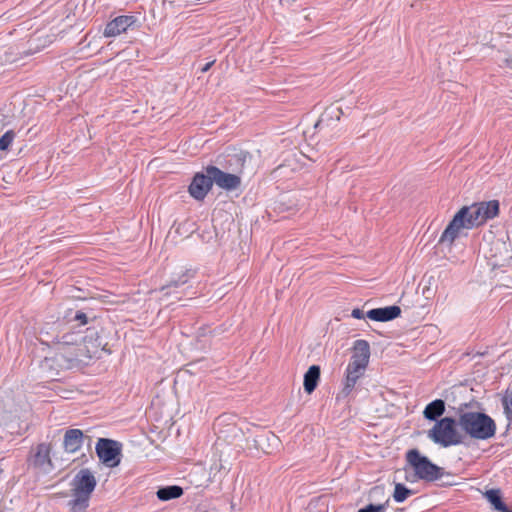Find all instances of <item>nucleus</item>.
Returning a JSON list of instances; mask_svg holds the SVG:
<instances>
[{
    "instance_id": "1",
    "label": "nucleus",
    "mask_w": 512,
    "mask_h": 512,
    "mask_svg": "<svg viewBox=\"0 0 512 512\" xmlns=\"http://www.w3.org/2000/svg\"><path fill=\"white\" fill-rule=\"evenodd\" d=\"M498 200L482 201L463 206L449 222L440 236L439 243L452 245L459 237L461 229H473L484 225L499 215Z\"/></svg>"
},
{
    "instance_id": "2",
    "label": "nucleus",
    "mask_w": 512,
    "mask_h": 512,
    "mask_svg": "<svg viewBox=\"0 0 512 512\" xmlns=\"http://www.w3.org/2000/svg\"><path fill=\"white\" fill-rule=\"evenodd\" d=\"M458 425L472 439L488 440L495 436L497 426L493 418L483 412L469 411L461 413Z\"/></svg>"
},
{
    "instance_id": "3",
    "label": "nucleus",
    "mask_w": 512,
    "mask_h": 512,
    "mask_svg": "<svg viewBox=\"0 0 512 512\" xmlns=\"http://www.w3.org/2000/svg\"><path fill=\"white\" fill-rule=\"evenodd\" d=\"M231 160H234L238 165V170H235V173L224 172L214 165L205 167V172L211 175L213 184L226 191H234L240 188L242 179L239 174L242 173L244 168L246 154L244 152L233 154Z\"/></svg>"
},
{
    "instance_id": "4",
    "label": "nucleus",
    "mask_w": 512,
    "mask_h": 512,
    "mask_svg": "<svg viewBox=\"0 0 512 512\" xmlns=\"http://www.w3.org/2000/svg\"><path fill=\"white\" fill-rule=\"evenodd\" d=\"M458 420L444 417L428 431V438L442 447L457 446L463 443L464 436L457 430Z\"/></svg>"
},
{
    "instance_id": "5",
    "label": "nucleus",
    "mask_w": 512,
    "mask_h": 512,
    "mask_svg": "<svg viewBox=\"0 0 512 512\" xmlns=\"http://www.w3.org/2000/svg\"><path fill=\"white\" fill-rule=\"evenodd\" d=\"M406 461L413 468L416 477L426 482L439 480L445 474L443 468L437 466L418 449H410L406 453Z\"/></svg>"
},
{
    "instance_id": "6",
    "label": "nucleus",
    "mask_w": 512,
    "mask_h": 512,
    "mask_svg": "<svg viewBox=\"0 0 512 512\" xmlns=\"http://www.w3.org/2000/svg\"><path fill=\"white\" fill-rule=\"evenodd\" d=\"M95 450L98 458L105 465L116 467L120 464L122 450L120 442L108 438H99Z\"/></svg>"
},
{
    "instance_id": "7",
    "label": "nucleus",
    "mask_w": 512,
    "mask_h": 512,
    "mask_svg": "<svg viewBox=\"0 0 512 512\" xmlns=\"http://www.w3.org/2000/svg\"><path fill=\"white\" fill-rule=\"evenodd\" d=\"M97 480L94 474L88 469L83 468L73 477L71 482V495L81 496L91 499V495L95 490Z\"/></svg>"
},
{
    "instance_id": "8",
    "label": "nucleus",
    "mask_w": 512,
    "mask_h": 512,
    "mask_svg": "<svg viewBox=\"0 0 512 512\" xmlns=\"http://www.w3.org/2000/svg\"><path fill=\"white\" fill-rule=\"evenodd\" d=\"M212 177L208 173L197 172L188 187V192L192 198L197 201L205 199L209 191L212 189Z\"/></svg>"
},
{
    "instance_id": "9",
    "label": "nucleus",
    "mask_w": 512,
    "mask_h": 512,
    "mask_svg": "<svg viewBox=\"0 0 512 512\" xmlns=\"http://www.w3.org/2000/svg\"><path fill=\"white\" fill-rule=\"evenodd\" d=\"M54 356L61 364L64 370L80 367L83 363L82 356L84 355V348H73V350H65L55 346Z\"/></svg>"
},
{
    "instance_id": "10",
    "label": "nucleus",
    "mask_w": 512,
    "mask_h": 512,
    "mask_svg": "<svg viewBox=\"0 0 512 512\" xmlns=\"http://www.w3.org/2000/svg\"><path fill=\"white\" fill-rule=\"evenodd\" d=\"M137 21L135 15L117 16L106 24L103 34L105 37H116L134 27Z\"/></svg>"
},
{
    "instance_id": "11",
    "label": "nucleus",
    "mask_w": 512,
    "mask_h": 512,
    "mask_svg": "<svg viewBox=\"0 0 512 512\" xmlns=\"http://www.w3.org/2000/svg\"><path fill=\"white\" fill-rule=\"evenodd\" d=\"M193 277L194 272L190 269H186L181 274L173 277L166 285H163L160 288V291L163 293L164 297L175 295V298L180 300L181 296H178V289L188 283V281Z\"/></svg>"
},
{
    "instance_id": "12",
    "label": "nucleus",
    "mask_w": 512,
    "mask_h": 512,
    "mask_svg": "<svg viewBox=\"0 0 512 512\" xmlns=\"http://www.w3.org/2000/svg\"><path fill=\"white\" fill-rule=\"evenodd\" d=\"M401 314V308L397 305H391L381 308H374L366 313V316L378 322H387L396 319Z\"/></svg>"
},
{
    "instance_id": "13",
    "label": "nucleus",
    "mask_w": 512,
    "mask_h": 512,
    "mask_svg": "<svg viewBox=\"0 0 512 512\" xmlns=\"http://www.w3.org/2000/svg\"><path fill=\"white\" fill-rule=\"evenodd\" d=\"M86 336L82 335L81 331L66 332L61 337H56L54 345L65 350H73V348H83L82 342L85 341Z\"/></svg>"
},
{
    "instance_id": "14",
    "label": "nucleus",
    "mask_w": 512,
    "mask_h": 512,
    "mask_svg": "<svg viewBox=\"0 0 512 512\" xmlns=\"http://www.w3.org/2000/svg\"><path fill=\"white\" fill-rule=\"evenodd\" d=\"M84 442V434L82 430L74 428L66 430L63 439V448L67 453H76L79 451Z\"/></svg>"
},
{
    "instance_id": "15",
    "label": "nucleus",
    "mask_w": 512,
    "mask_h": 512,
    "mask_svg": "<svg viewBox=\"0 0 512 512\" xmlns=\"http://www.w3.org/2000/svg\"><path fill=\"white\" fill-rule=\"evenodd\" d=\"M370 359V345L366 340H356L350 361L367 368Z\"/></svg>"
},
{
    "instance_id": "16",
    "label": "nucleus",
    "mask_w": 512,
    "mask_h": 512,
    "mask_svg": "<svg viewBox=\"0 0 512 512\" xmlns=\"http://www.w3.org/2000/svg\"><path fill=\"white\" fill-rule=\"evenodd\" d=\"M445 412V402L442 399H436L430 402L424 409V418L429 421H438V418Z\"/></svg>"
},
{
    "instance_id": "17",
    "label": "nucleus",
    "mask_w": 512,
    "mask_h": 512,
    "mask_svg": "<svg viewBox=\"0 0 512 512\" xmlns=\"http://www.w3.org/2000/svg\"><path fill=\"white\" fill-rule=\"evenodd\" d=\"M320 380V367L318 365H312L308 368L304 374V390L308 394H311L317 387Z\"/></svg>"
},
{
    "instance_id": "18",
    "label": "nucleus",
    "mask_w": 512,
    "mask_h": 512,
    "mask_svg": "<svg viewBox=\"0 0 512 512\" xmlns=\"http://www.w3.org/2000/svg\"><path fill=\"white\" fill-rule=\"evenodd\" d=\"M33 464L39 468H44L46 465L52 467L49 445L41 443L37 446V450L33 458Z\"/></svg>"
},
{
    "instance_id": "19",
    "label": "nucleus",
    "mask_w": 512,
    "mask_h": 512,
    "mask_svg": "<svg viewBox=\"0 0 512 512\" xmlns=\"http://www.w3.org/2000/svg\"><path fill=\"white\" fill-rule=\"evenodd\" d=\"M183 488L178 485L161 487L157 491V498L161 501L177 499L183 495Z\"/></svg>"
},
{
    "instance_id": "20",
    "label": "nucleus",
    "mask_w": 512,
    "mask_h": 512,
    "mask_svg": "<svg viewBox=\"0 0 512 512\" xmlns=\"http://www.w3.org/2000/svg\"><path fill=\"white\" fill-rule=\"evenodd\" d=\"M485 497L499 512H511L507 505L502 501L501 491L499 489H490L485 492Z\"/></svg>"
},
{
    "instance_id": "21",
    "label": "nucleus",
    "mask_w": 512,
    "mask_h": 512,
    "mask_svg": "<svg viewBox=\"0 0 512 512\" xmlns=\"http://www.w3.org/2000/svg\"><path fill=\"white\" fill-rule=\"evenodd\" d=\"M41 369L47 373H49V376L53 377L56 375H59L61 371H64L63 367L57 361L54 354L50 356H46L43 361L41 362Z\"/></svg>"
},
{
    "instance_id": "22",
    "label": "nucleus",
    "mask_w": 512,
    "mask_h": 512,
    "mask_svg": "<svg viewBox=\"0 0 512 512\" xmlns=\"http://www.w3.org/2000/svg\"><path fill=\"white\" fill-rule=\"evenodd\" d=\"M90 505V498L81 496H72V499L67 502L69 512H87Z\"/></svg>"
},
{
    "instance_id": "23",
    "label": "nucleus",
    "mask_w": 512,
    "mask_h": 512,
    "mask_svg": "<svg viewBox=\"0 0 512 512\" xmlns=\"http://www.w3.org/2000/svg\"><path fill=\"white\" fill-rule=\"evenodd\" d=\"M413 494V491L409 488H407L402 483H396L394 492H393V498L395 502L402 503L404 502L409 496Z\"/></svg>"
},
{
    "instance_id": "24",
    "label": "nucleus",
    "mask_w": 512,
    "mask_h": 512,
    "mask_svg": "<svg viewBox=\"0 0 512 512\" xmlns=\"http://www.w3.org/2000/svg\"><path fill=\"white\" fill-rule=\"evenodd\" d=\"M389 506V500H386L381 504H368L363 508H360L357 512H386Z\"/></svg>"
},
{
    "instance_id": "25",
    "label": "nucleus",
    "mask_w": 512,
    "mask_h": 512,
    "mask_svg": "<svg viewBox=\"0 0 512 512\" xmlns=\"http://www.w3.org/2000/svg\"><path fill=\"white\" fill-rule=\"evenodd\" d=\"M357 381L358 380L355 379L354 377L346 374L344 386H343V389L341 391V394H342L343 397H347V396L350 395V393L355 388V385H356Z\"/></svg>"
},
{
    "instance_id": "26",
    "label": "nucleus",
    "mask_w": 512,
    "mask_h": 512,
    "mask_svg": "<svg viewBox=\"0 0 512 512\" xmlns=\"http://www.w3.org/2000/svg\"><path fill=\"white\" fill-rule=\"evenodd\" d=\"M15 138V133L13 130H8L5 132L0 138V150H6L12 144Z\"/></svg>"
},
{
    "instance_id": "27",
    "label": "nucleus",
    "mask_w": 512,
    "mask_h": 512,
    "mask_svg": "<svg viewBox=\"0 0 512 512\" xmlns=\"http://www.w3.org/2000/svg\"><path fill=\"white\" fill-rule=\"evenodd\" d=\"M503 407L507 419L512 420V393L503 398Z\"/></svg>"
},
{
    "instance_id": "28",
    "label": "nucleus",
    "mask_w": 512,
    "mask_h": 512,
    "mask_svg": "<svg viewBox=\"0 0 512 512\" xmlns=\"http://www.w3.org/2000/svg\"><path fill=\"white\" fill-rule=\"evenodd\" d=\"M73 320L78 322L79 327H82V326H85L88 324V317L82 311H77L75 316L73 317Z\"/></svg>"
},
{
    "instance_id": "29",
    "label": "nucleus",
    "mask_w": 512,
    "mask_h": 512,
    "mask_svg": "<svg viewBox=\"0 0 512 512\" xmlns=\"http://www.w3.org/2000/svg\"><path fill=\"white\" fill-rule=\"evenodd\" d=\"M346 370H349V371H352V372H355V373H360V374H364L366 368L359 365V364H356L352 361H350L346 367Z\"/></svg>"
},
{
    "instance_id": "30",
    "label": "nucleus",
    "mask_w": 512,
    "mask_h": 512,
    "mask_svg": "<svg viewBox=\"0 0 512 512\" xmlns=\"http://www.w3.org/2000/svg\"><path fill=\"white\" fill-rule=\"evenodd\" d=\"M351 316L355 319H363L364 318V312L359 309V308H355L352 310L351 312Z\"/></svg>"
},
{
    "instance_id": "31",
    "label": "nucleus",
    "mask_w": 512,
    "mask_h": 512,
    "mask_svg": "<svg viewBox=\"0 0 512 512\" xmlns=\"http://www.w3.org/2000/svg\"><path fill=\"white\" fill-rule=\"evenodd\" d=\"M214 63H215V60H212V61H210V62L206 63V64H205V65L200 69V71H201L202 73L207 72V71H208V70H209V69L214 65Z\"/></svg>"
},
{
    "instance_id": "32",
    "label": "nucleus",
    "mask_w": 512,
    "mask_h": 512,
    "mask_svg": "<svg viewBox=\"0 0 512 512\" xmlns=\"http://www.w3.org/2000/svg\"><path fill=\"white\" fill-rule=\"evenodd\" d=\"M345 374H348V375L354 377L357 380H359V378L363 376V374L355 373V372H352V371H349V370H346Z\"/></svg>"
},
{
    "instance_id": "33",
    "label": "nucleus",
    "mask_w": 512,
    "mask_h": 512,
    "mask_svg": "<svg viewBox=\"0 0 512 512\" xmlns=\"http://www.w3.org/2000/svg\"><path fill=\"white\" fill-rule=\"evenodd\" d=\"M322 121H323V119H320V120L316 123L315 127L317 128L318 126H320V125L322 124Z\"/></svg>"
}]
</instances>
